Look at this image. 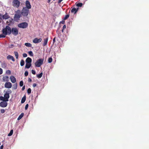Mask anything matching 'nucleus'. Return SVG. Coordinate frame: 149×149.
Wrapping results in <instances>:
<instances>
[{
	"mask_svg": "<svg viewBox=\"0 0 149 149\" xmlns=\"http://www.w3.org/2000/svg\"><path fill=\"white\" fill-rule=\"evenodd\" d=\"M4 30L3 32L6 34L9 35L12 33L14 35L16 36L18 34V30L16 28H12L11 29L9 26H7Z\"/></svg>",
	"mask_w": 149,
	"mask_h": 149,
	"instance_id": "obj_1",
	"label": "nucleus"
},
{
	"mask_svg": "<svg viewBox=\"0 0 149 149\" xmlns=\"http://www.w3.org/2000/svg\"><path fill=\"white\" fill-rule=\"evenodd\" d=\"M29 13V9L26 7H23L21 12L22 15L24 17H27Z\"/></svg>",
	"mask_w": 149,
	"mask_h": 149,
	"instance_id": "obj_2",
	"label": "nucleus"
},
{
	"mask_svg": "<svg viewBox=\"0 0 149 149\" xmlns=\"http://www.w3.org/2000/svg\"><path fill=\"white\" fill-rule=\"evenodd\" d=\"M22 14L21 11L19 10H18L16 12V14H15L14 19L15 21H17L21 17Z\"/></svg>",
	"mask_w": 149,
	"mask_h": 149,
	"instance_id": "obj_3",
	"label": "nucleus"
},
{
	"mask_svg": "<svg viewBox=\"0 0 149 149\" xmlns=\"http://www.w3.org/2000/svg\"><path fill=\"white\" fill-rule=\"evenodd\" d=\"M44 60L43 58H40L35 63V66L37 67H40L43 64Z\"/></svg>",
	"mask_w": 149,
	"mask_h": 149,
	"instance_id": "obj_4",
	"label": "nucleus"
},
{
	"mask_svg": "<svg viewBox=\"0 0 149 149\" xmlns=\"http://www.w3.org/2000/svg\"><path fill=\"white\" fill-rule=\"evenodd\" d=\"M12 91L11 90H9L8 91H6V93H5L4 97L6 99L5 102H7L8 101V98L10 97L9 94L11 93Z\"/></svg>",
	"mask_w": 149,
	"mask_h": 149,
	"instance_id": "obj_5",
	"label": "nucleus"
},
{
	"mask_svg": "<svg viewBox=\"0 0 149 149\" xmlns=\"http://www.w3.org/2000/svg\"><path fill=\"white\" fill-rule=\"evenodd\" d=\"M18 27L23 29H25L28 26V24L26 22H24L19 24L18 25Z\"/></svg>",
	"mask_w": 149,
	"mask_h": 149,
	"instance_id": "obj_6",
	"label": "nucleus"
},
{
	"mask_svg": "<svg viewBox=\"0 0 149 149\" xmlns=\"http://www.w3.org/2000/svg\"><path fill=\"white\" fill-rule=\"evenodd\" d=\"M13 3L14 6L18 8L19 6L20 2L18 0H13Z\"/></svg>",
	"mask_w": 149,
	"mask_h": 149,
	"instance_id": "obj_7",
	"label": "nucleus"
},
{
	"mask_svg": "<svg viewBox=\"0 0 149 149\" xmlns=\"http://www.w3.org/2000/svg\"><path fill=\"white\" fill-rule=\"evenodd\" d=\"M1 18H2V19H6L9 18H10V16L7 13H6L5 15H3L2 16L1 15H0V18L1 19Z\"/></svg>",
	"mask_w": 149,
	"mask_h": 149,
	"instance_id": "obj_8",
	"label": "nucleus"
},
{
	"mask_svg": "<svg viewBox=\"0 0 149 149\" xmlns=\"http://www.w3.org/2000/svg\"><path fill=\"white\" fill-rule=\"evenodd\" d=\"M4 86L7 88H11L12 86V84L10 82H7L5 83Z\"/></svg>",
	"mask_w": 149,
	"mask_h": 149,
	"instance_id": "obj_9",
	"label": "nucleus"
},
{
	"mask_svg": "<svg viewBox=\"0 0 149 149\" xmlns=\"http://www.w3.org/2000/svg\"><path fill=\"white\" fill-rule=\"evenodd\" d=\"M42 40V39L41 38L38 39L37 38H35L33 40V42L35 43H38L41 42Z\"/></svg>",
	"mask_w": 149,
	"mask_h": 149,
	"instance_id": "obj_10",
	"label": "nucleus"
},
{
	"mask_svg": "<svg viewBox=\"0 0 149 149\" xmlns=\"http://www.w3.org/2000/svg\"><path fill=\"white\" fill-rule=\"evenodd\" d=\"M7 103L6 102L2 101L0 103V107H7Z\"/></svg>",
	"mask_w": 149,
	"mask_h": 149,
	"instance_id": "obj_11",
	"label": "nucleus"
},
{
	"mask_svg": "<svg viewBox=\"0 0 149 149\" xmlns=\"http://www.w3.org/2000/svg\"><path fill=\"white\" fill-rule=\"evenodd\" d=\"M25 4L26 6V8H27L28 9L31 8V6L29 1H26V2Z\"/></svg>",
	"mask_w": 149,
	"mask_h": 149,
	"instance_id": "obj_12",
	"label": "nucleus"
},
{
	"mask_svg": "<svg viewBox=\"0 0 149 149\" xmlns=\"http://www.w3.org/2000/svg\"><path fill=\"white\" fill-rule=\"evenodd\" d=\"M5 29L6 27L3 29L2 31L3 34H0V38H5L6 37V35H7L6 34L3 32V31L4 30H5Z\"/></svg>",
	"mask_w": 149,
	"mask_h": 149,
	"instance_id": "obj_13",
	"label": "nucleus"
},
{
	"mask_svg": "<svg viewBox=\"0 0 149 149\" xmlns=\"http://www.w3.org/2000/svg\"><path fill=\"white\" fill-rule=\"evenodd\" d=\"M10 81L12 83H15L16 82V79L13 76H11L10 77Z\"/></svg>",
	"mask_w": 149,
	"mask_h": 149,
	"instance_id": "obj_14",
	"label": "nucleus"
},
{
	"mask_svg": "<svg viewBox=\"0 0 149 149\" xmlns=\"http://www.w3.org/2000/svg\"><path fill=\"white\" fill-rule=\"evenodd\" d=\"M48 39V37H46V38L44 39V42L43 44V46H45L47 45Z\"/></svg>",
	"mask_w": 149,
	"mask_h": 149,
	"instance_id": "obj_15",
	"label": "nucleus"
},
{
	"mask_svg": "<svg viewBox=\"0 0 149 149\" xmlns=\"http://www.w3.org/2000/svg\"><path fill=\"white\" fill-rule=\"evenodd\" d=\"M8 77L7 76H3L2 79L4 81H8Z\"/></svg>",
	"mask_w": 149,
	"mask_h": 149,
	"instance_id": "obj_16",
	"label": "nucleus"
},
{
	"mask_svg": "<svg viewBox=\"0 0 149 149\" xmlns=\"http://www.w3.org/2000/svg\"><path fill=\"white\" fill-rule=\"evenodd\" d=\"M7 58L8 59H11L13 61H15V59L14 57L11 55H9L8 56H7Z\"/></svg>",
	"mask_w": 149,
	"mask_h": 149,
	"instance_id": "obj_17",
	"label": "nucleus"
},
{
	"mask_svg": "<svg viewBox=\"0 0 149 149\" xmlns=\"http://www.w3.org/2000/svg\"><path fill=\"white\" fill-rule=\"evenodd\" d=\"M31 62H32V59L31 58H30L29 57L27 58L26 60V63H31Z\"/></svg>",
	"mask_w": 149,
	"mask_h": 149,
	"instance_id": "obj_18",
	"label": "nucleus"
},
{
	"mask_svg": "<svg viewBox=\"0 0 149 149\" xmlns=\"http://www.w3.org/2000/svg\"><path fill=\"white\" fill-rule=\"evenodd\" d=\"M78 9V8L76 9L75 8H73L72 9L71 11L72 13H74V14L77 12Z\"/></svg>",
	"mask_w": 149,
	"mask_h": 149,
	"instance_id": "obj_19",
	"label": "nucleus"
},
{
	"mask_svg": "<svg viewBox=\"0 0 149 149\" xmlns=\"http://www.w3.org/2000/svg\"><path fill=\"white\" fill-rule=\"evenodd\" d=\"M31 63H26L25 68L27 69L29 68L31 66Z\"/></svg>",
	"mask_w": 149,
	"mask_h": 149,
	"instance_id": "obj_20",
	"label": "nucleus"
},
{
	"mask_svg": "<svg viewBox=\"0 0 149 149\" xmlns=\"http://www.w3.org/2000/svg\"><path fill=\"white\" fill-rule=\"evenodd\" d=\"M24 115V113H21V114L19 115L18 117L17 118V120H20L23 116Z\"/></svg>",
	"mask_w": 149,
	"mask_h": 149,
	"instance_id": "obj_21",
	"label": "nucleus"
},
{
	"mask_svg": "<svg viewBox=\"0 0 149 149\" xmlns=\"http://www.w3.org/2000/svg\"><path fill=\"white\" fill-rule=\"evenodd\" d=\"M26 100V95H24L23 97L22 98L21 100V103H23Z\"/></svg>",
	"mask_w": 149,
	"mask_h": 149,
	"instance_id": "obj_22",
	"label": "nucleus"
},
{
	"mask_svg": "<svg viewBox=\"0 0 149 149\" xmlns=\"http://www.w3.org/2000/svg\"><path fill=\"white\" fill-rule=\"evenodd\" d=\"M1 67L2 68H5L7 67V64L5 63H2L1 64Z\"/></svg>",
	"mask_w": 149,
	"mask_h": 149,
	"instance_id": "obj_23",
	"label": "nucleus"
},
{
	"mask_svg": "<svg viewBox=\"0 0 149 149\" xmlns=\"http://www.w3.org/2000/svg\"><path fill=\"white\" fill-rule=\"evenodd\" d=\"M43 73L42 72L40 73V74H37L36 75L37 77L38 78H41L42 75Z\"/></svg>",
	"mask_w": 149,
	"mask_h": 149,
	"instance_id": "obj_24",
	"label": "nucleus"
},
{
	"mask_svg": "<svg viewBox=\"0 0 149 149\" xmlns=\"http://www.w3.org/2000/svg\"><path fill=\"white\" fill-rule=\"evenodd\" d=\"M17 83L14 84L13 85V89H14V90L16 89L17 88Z\"/></svg>",
	"mask_w": 149,
	"mask_h": 149,
	"instance_id": "obj_25",
	"label": "nucleus"
},
{
	"mask_svg": "<svg viewBox=\"0 0 149 149\" xmlns=\"http://www.w3.org/2000/svg\"><path fill=\"white\" fill-rule=\"evenodd\" d=\"M25 45L28 47H31L32 46V45L29 43H26L25 44Z\"/></svg>",
	"mask_w": 149,
	"mask_h": 149,
	"instance_id": "obj_26",
	"label": "nucleus"
},
{
	"mask_svg": "<svg viewBox=\"0 0 149 149\" xmlns=\"http://www.w3.org/2000/svg\"><path fill=\"white\" fill-rule=\"evenodd\" d=\"M20 65L21 66H23L24 64V61L23 60H21L20 61Z\"/></svg>",
	"mask_w": 149,
	"mask_h": 149,
	"instance_id": "obj_27",
	"label": "nucleus"
},
{
	"mask_svg": "<svg viewBox=\"0 0 149 149\" xmlns=\"http://www.w3.org/2000/svg\"><path fill=\"white\" fill-rule=\"evenodd\" d=\"M14 53L15 55V57L17 59L18 57V53L17 52H14Z\"/></svg>",
	"mask_w": 149,
	"mask_h": 149,
	"instance_id": "obj_28",
	"label": "nucleus"
},
{
	"mask_svg": "<svg viewBox=\"0 0 149 149\" xmlns=\"http://www.w3.org/2000/svg\"><path fill=\"white\" fill-rule=\"evenodd\" d=\"M13 130H11L10 133L8 134V136H11L13 134Z\"/></svg>",
	"mask_w": 149,
	"mask_h": 149,
	"instance_id": "obj_29",
	"label": "nucleus"
},
{
	"mask_svg": "<svg viewBox=\"0 0 149 149\" xmlns=\"http://www.w3.org/2000/svg\"><path fill=\"white\" fill-rule=\"evenodd\" d=\"M29 54L31 56H33V54L31 51H29L28 52Z\"/></svg>",
	"mask_w": 149,
	"mask_h": 149,
	"instance_id": "obj_30",
	"label": "nucleus"
},
{
	"mask_svg": "<svg viewBox=\"0 0 149 149\" xmlns=\"http://www.w3.org/2000/svg\"><path fill=\"white\" fill-rule=\"evenodd\" d=\"M52 61V57L49 58L48 59V62L49 63H51Z\"/></svg>",
	"mask_w": 149,
	"mask_h": 149,
	"instance_id": "obj_31",
	"label": "nucleus"
},
{
	"mask_svg": "<svg viewBox=\"0 0 149 149\" xmlns=\"http://www.w3.org/2000/svg\"><path fill=\"white\" fill-rule=\"evenodd\" d=\"M0 100H1L3 101H5L6 100V99L4 98V97H3L2 96L0 97Z\"/></svg>",
	"mask_w": 149,
	"mask_h": 149,
	"instance_id": "obj_32",
	"label": "nucleus"
},
{
	"mask_svg": "<svg viewBox=\"0 0 149 149\" xmlns=\"http://www.w3.org/2000/svg\"><path fill=\"white\" fill-rule=\"evenodd\" d=\"M66 28V26L65 25H63L62 29L61 31L62 33H63L64 29Z\"/></svg>",
	"mask_w": 149,
	"mask_h": 149,
	"instance_id": "obj_33",
	"label": "nucleus"
},
{
	"mask_svg": "<svg viewBox=\"0 0 149 149\" xmlns=\"http://www.w3.org/2000/svg\"><path fill=\"white\" fill-rule=\"evenodd\" d=\"M69 17V15H66L65 17L63 19L64 20H66Z\"/></svg>",
	"mask_w": 149,
	"mask_h": 149,
	"instance_id": "obj_34",
	"label": "nucleus"
},
{
	"mask_svg": "<svg viewBox=\"0 0 149 149\" xmlns=\"http://www.w3.org/2000/svg\"><path fill=\"white\" fill-rule=\"evenodd\" d=\"M27 93L29 94L31 93V89L30 88H29L27 91Z\"/></svg>",
	"mask_w": 149,
	"mask_h": 149,
	"instance_id": "obj_35",
	"label": "nucleus"
},
{
	"mask_svg": "<svg viewBox=\"0 0 149 149\" xmlns=\"http://www.w3.org/2000/svg\"><path fill=\"white\" fill-rule=\"evenodd\" d=\"M23 85V82L22 81H21L20 82L19 85L21 87Z\"/></svg>",
	"mask_w": 149,
	"mask_h": 149,
	"instance_id": "obj_36",
	"label": "nucleus"
},
{
	"mask_svg": "<svg viewBox=\"0 0 149 149\" xmlns=\"http://www.w3.org/2000/svg\"><path fill=\"white\" fill-rule=\"evenodd\" d=\"M82 5V4L81 3H78L77 4V7H81Z\"/></svg>",
	"mask_w": 149,
	"mask_h": 149,
	"instance_id": "obj_37",
	"label": "nucleus"
},
{
	"mask_svg": "<svg viewBox=\"0 0 149 149\" xmlns=\"http://www.w3.org/2000/svg\"><path fill=\"white\" fill-rule=\"evenodd\" d=\"M28 75V72L27 71H26L24 73V75L25 76H27Z\"/></svg>",
	"mask_w": 149,
	"mask_h": 149,
	"instance_id": "obj_38",
	"label": "nucleus"
},
{
	"mask_svg": "<svg viewBox=\"0 0 149 149\" xmlns=\"http://www.w3.org/2000/svg\"><path fill=\"white\" fill-rule=\"evenodd\" d=\"M6 73L8 74H11V71L10 70H8L6 71Z\"/></svg>",
	"mask_w": 149,
	"mask_h": 149,
	"instance_id": "obj_39",
	"label": "nucleus"
},
{
	"mask_svg": "<svg viewBox=\"0 0 149 149\" xmlns=\"http://www.w3.org/2000/svg\"><path fill=\"white\" fill-rule=\"evenodd\" d=\"M0 111L2 113H3L5 112V110L4 109H1Z\"/></svg>",
	"mask_w": 149,
	"mask_h": 149,
	"instance_id": "obj_40",
	"label": "nucleus"
},
{
	"mask_svg": "<svg viewBox=\"0 0 149 149\" xmlns=\"http://www.w3.org/2000/svg\"><path fill=\"white\" fill-rule=\"evenodd\" d=\"M28 106H29L28 104H27L26 105L25 107V110H27V109L28 108Z\"/></svg>",
	"mask_w": 149,
	"mask_h": 149,
	"instance_id": "obj_41",
	"label": "nucleus"
},
{
	"mask_svg": "<svg viewBox=\"0 0 149 149\" xmlns=\"http://www.w3.org/2000/svg\"><path fill=\"white\" fill-rule=\"evenodd\" d=\"M22 55H23V56L24 57H26L27 56V54H26V53L23 54Z\"/></svg>",
	"mask_w": 149,
	"mask_h": 149,
	"instance_id": "obj_42",
	"label": "nucleus"
},
{
	"mask_svg": "<svg viewBox=\"0 0 149 149\" xmlns=\"http://www.w3.org/2000/svg\"><path fill=\"white\" fill-rule=\"evenodd\" d=\"M31 72L33 74H35L36 73L35 71L33 70H32Z\"/></svg>",
	"mask_w": 149,
	"mask_h": 149,
	"instance_id": "obj_43",
	"label": "nucleus"
},
{
	"mask_svg": "<svg viewBox=\"0 0 149 149\" xmlns=\"http://www.w3.org/2000/svg\"><path fill=\"white\" fill-rule=\"evenodd\" d=\"M3 73V70L2 69L0 68V74H1Z\"/></svg>",
	"mask_w": 149,
	"mask_h": 149,
	"instance_id": "obj_44",
	"label": "nucleus"
},
{
	"mask_svg": "<svg viewBox=\"0 0 149 149\" xmlns=\"http://www.w3.org/2000/svg\"><path fill=\"white\" fill-rule=\"evenodd\" d=\"M37 85V84L36 83H34L33 84V87H35Z\"/></svg>",
	"mask_w": 149,
	"mask_h": 149,
	"instance_id": "obj_45",
	"label": "nucleus"
},
{
	"mask_svg": "<svg viewBox=\"0 0 149 149\" xmlns=\"http://www.w3.org/2000/svg\"><path fill=\"white\" fill-rule=\"evenodd\" d=\"M55 39L56 37H54L53 39V41L54 43L55 42Z\"/></svg>",
	"mask_w": 149,
	"mask_h": 149,
	"instance_id": "obj_46",
	"label": "nucleus"
},
{
	"mask_svg": "<svg viewBox=\"0 0 149 149\" xmlns=\"http://www.w3.org/2000/svg\"><path fill=\"white\" fill-rule=\"evenodd\" d=\"M14 47V45L13 44L11 45L9 47L10 48H13Z\"/></svg>",
	"mask_w": 149,
	"mask_h": 149,
	"instance_id": "obj_47",
	"label": "nucleus"
},
{
	"mask_svg": "<svg viewBox=\"0 0 149 149\" xmlns=\"http://www.w3.org/2000/svg\"><path fill=\"white\" fill-rule=\"evenodd\" d=\"M28 81L29 82H31L32 81L31 79L30 78H29Z\"/></svg>",
	"mask_w": 149,
	"mask_h": 149,
	"instance_id": "obj_48",
	"label": "nucleus"
},
{
	"mask_svg": "<svg viewBox=\"0 0 149 149\" xmlns=\"http://www.w3.org/2000/svg\"><path fill=\"white\" fill-rule=\"evenodd\" d=\"M60 22L62 24H64V23H65V21H64V20H62V21L61 22Z\"/></svg>",
	"mask_w": 149,
	"mask_h": 149,
	"instance_id": "obj_49",
	"label": "nucleus"
},
{
	"mask_svg": "<svg viewBox=\"0 0 149 149\" xmlns=\"http://www.w3.org/2000/svg\"><path fill=\"white\" fill-rule=\"evenodd\" d=\"M63 0H58V3H60Z\"/></svg>",
	"mask_w": 149,
	"mask_h": 149,
	"instance_id": "obj_50",
	"label": "nucleus"
},
{
	"mask_svg": "<svg viewBox=\"0 0 149 149\" xmlns=\"http://www.w3.org/2000/svg\"><path fill=\"white\" fill-rule=\"evenodd\" d=\"M25 88V86H24L22 87V91H23L24 90Z\"/></svg>",
	"mask_w": 149,
	"mask_h": 149,
	"instance_id": "obj_51",
	"label": "nucleus"
},
{
	"mask_svg": "<svg viewBox=\"0 0 149 149\" xmlns=\"http://www.w3.org/2000/svg\"><path fill=\"white\" fill-rule=\"evenodd\" d=\"M3 145H2L0 147V149H3Z\"/></svg>",
	"mask_w": 149,
	"mask_h": 149,
	"instance_id": "obj_52",
	"label": "nucleus"
},
{
	"mask_svg": "<svg viewBox=\"0 0 149 149\" xmlns=\"http://www.w3.org/2000/svg\"><path fill=\"white\" fill-rule=\"evenodd\" d=\"M50 0H48V2L49 3L50 2Z\"/></svg>",
	"mask_w": 149,
	"mask_h": 149,
	"instance_id": "obj_53",
	"label": "nucleus"
},
{
	"mask_svg": "<svg viewBox=\"0 0 149 149\" xmlns=\"http://www.w3.org/2000/svg\"><path fill=\"white\" fill-rule=\"evenodd\" d=\"M1 145V143H0V145Z\"/></svg>",
	"mask_w": 149,
	"mask_h": 149,
	"instance_id": "obj_54",
	"label": "nucleus"
},
{
	"mask_svg": "<svg viewBox=\"0 0 149 149\" xmlns=\"http://www.w3.org/2000/svg\"><path fill=\"white\" fill-rule=\"evenodd\" d=\"M53 1H55V0H53Z\"/></svg>",
	"mask_w": 149,
	"mask_h": 149,
	"instance_id": "obj_55",
	"label": "nucleus"
}]
</instances>
